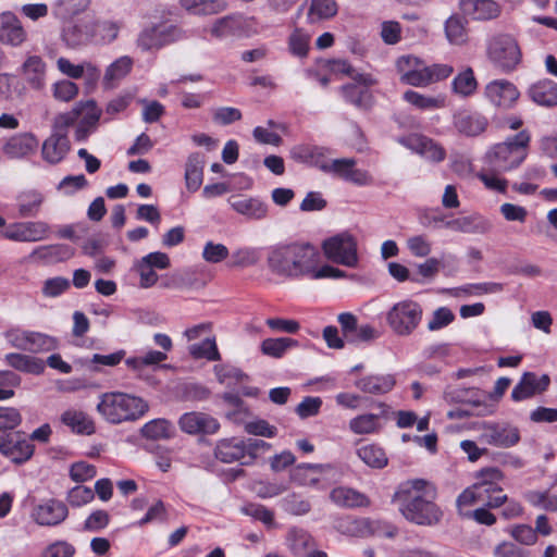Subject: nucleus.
<instances>
[{
  "mask_svg": "<svg viewBox=\"0 0 557 557\" xmlns=\"http://www.w3.org/2000/svg\"><path fill=\"white\" fill-rule=\"evenodd\" d=\"M228 264L232 267H249L255 264L259 256L257 251L248 246H238L234 251H228Z\"/></svg>",
  "mask_w": 557,
  "mask_h": 557,
  "instance_id": "60",
  "label": "nucleus"
},
{
  "mask_svg": "<svg viewBox=\"0 0 557 557\" xmlns=\"http://www.w3.org/2000/svg\"><path fill=\"white\" fill-rule=\"evenodd\" d=\"M327 173L357 186H367L373 183L371 174L366 170L356 168V160L352 158L332 160Z\"/></svg>",
  "mask_w": 557,
  "mask_h": 557,
  "instance_id": "17",
  "label": "nucleus"
},
{
  "mask_svg": "<svg viewBox=\"0 0 557 557\" xmlns=\"http://www.w3.org/2000/svg\"><path fill=\"white\" fill-rule=\"evenodd\" d=\"M504 478L502 471L497 468H486L481 470L476 479L478 481L474 484H480L482 490H486V494L502 492V487L498 485V482Z\"/></svg>",
  "mask_w": 557,
  "mask_h": 557,
  "instance_id": "57",
  "label": "nucleus"
},
{
  "mask_svg": "<svg viewBox=\"0 0 557 557\" xmlns=\"http://www.w3.org/2000/svg\"><path fill=\"white\" fill-rule=\"evenodd\" d=\"M446 225L463 233H482L486 230V221L479 215L461 216L446 222Z\"/></svg>",
  "mask_w": 557,
  "mask_h": 557,
  "instance_id": "53",
  "label": "nucleus"
},
{
  "mask_svg": "<svg viewBox=\"0 0 557 557\" xmlns=\"http://www.w3.org/2000/svg\"><path fill=\"white\" fill-rule=\"evenodd\" d=\"M373 525L375 524L368 518L355 519L351 517H345L336 521L335 529L346 536L368 537L371 532H375V530H373Z\"/></svg>",
  "mask_w": 557,
  "mask_h": 557,
  "instance_id": "32",
  "label": "nucleus"
},
{
  "mask_svg": "<svg viewBox=\"0 0 557 557\" xmlns=\"http://www.w3.org/2000/svg\"><path fill=\"white\" fill-rule=\"evenodd\" d=\"M403 98L405 101L413 106L419 110L431 111L443 108L445 106L444 97H431L419 94L413 90H407L404 92Z\"/></svg>",
  "mask_w": 557,
  "mask_h": 557,
  "instance_id": "50",
  "label": "nucleus"
},
{
  "mask_svg": "<svg viewBox=\"0 0 557 557\" xmlns=\"http://www.w3.org/2000/svg\"><path fill=\"white\" fill-rule=\"evenodd\" d=\"M4 360L13 369L29 374L39 375L46 369L45 361L32 355L10 352L4 356Z\"/></svg>",
  "mask_w": 557,
  "mask_h": 557,
  "instance_id": "33",
  "label": "nucleus"
},
{
  "mask_svg": "<svg viewBox=\"0 0 557 557\" xmlns=\"http://www.w3.org/2000/svg\"><path fill=\"white\" fill-rule=\"evenodd\" d=\"M503 172H496L486 165L478 174V178L484 186L493 191L505 193L507 189V181L500 177Z\"/></svg>",
  "mask_w": 557,
  "mask_h": 557,
  "instance_id": "61",
  "label": "nucleus"
},
{
  "mask_svg": "<svg viewBox=\"0 0 557 557\" xmlns=\"http://www.w3.org/2000/svg\"><path fill=\"white\" fill-rule=\"evenodd\" d=\"M476 88V81L471 69H467L453 81V89L461 96L471 95Z\"/></svg>",
  "mask_w": 557,
  "mask_h": 557,
  "instance_id": "64",
  "label": "nucleus"
},
{
  "mask_svg": "<svg viewBox=\"0 0 557 557\" xmlns=\"http://www.w3.org/2000/svg\"><path fill=\"white\" fill-rule=\"evenodd\" d=\"M488 60L500 71L511 72L521 61V50L517 40L508 34H496L486 44Z\"/></svg>",
  "mask_w": 557,
  "mask_h": 557,
  "instance_id": "6",
  "label": "nucleus"
},
{
  "mask_svg": "<svg viewBox=\"0 0 557 557\" xmlns=\"http://www.w3.org/2000/svg\"><path fill=\"white\" fill-rule=\"evenodd\" d=\"M57 346L58 342L54 337H51L44 333L30 331L27 351L47 352L54 350Z\"/></svg>",
  "mask_w": 557,
  "mask_h": 557,
  "instance_id": "62",
  "label": "nucleus"
},
{
  "mask_svg": "<svg viewBox=\"0 0 557 557\" xmlns=\"http://www.w3.org/2000/svg\"><path fill=\"white\" fill-rule=\"evenodd\" d=\"M69 515L64 503L49 499L37 505L33 510V518L39 525L53 527L60 524Z\"/></svg>",
  "mask_w": 557,
  "mask_h": 557,
  "instance_id": "21",
  "label": "nucleus"
},
{
  "mask_svg": "<svg viewBox=\"0 0 557 557\" xmlns=\"http://www.w3.org/2000/svg\"><path fill=\"white\" fill-rule=\"evenodd\" d=\"M487 119L479 112L460 110L454 114L456 129L466 136H478L487 127Z\"/></svg>",
  "mask_w": 557,
  "mask_h": 557,
  "instance_id": "25",
  "label": "nucleus"
},
{
  "mask_svg": "<svg viewBox=\"0 0 557 557\" xmlns=\"http://www.w3.org/2000/svg\"><path fill=\"white\" fill-rule=\"evenodd\" d=\"M396 384L392 374H371L355 382V386L363 393L381 395L388 393Z\"/></svg>",
  "mask_w": 557,
  "mask_h": 557,
  "instance_id": "30",
  "label": "nucleus"
},
{
  "mask_svg": "<svg viewBox=\"0 0 557 557\" xmlns=\"http://www.w3.org/2000/svg\"><path fill=\"white\" fill-rule=\"evenodd\" d=\"M383 426V417L375 413H363L349 421V429L358 435L379 432Z\"/></svg>",
  "mask_w": 557,
  "mask_h": 557,
  "instance_id": "43",
  "label": "nucleus"
},
{
  "mask_svg": "<svg viewBox=\"0 0 557 557\" xmlns=\"http://www.w3.org/2000/svg\"><path fill=\"white\" fill-rule=\"evenodd\" d=\"M203 157L196 152L191 153L185 165V183L189 191H196L200 188L203 181Z\"/></svg>",
  "mask_w": 557,
  "mask_h": 557,
  "instance_id": "38",
  "label": "nucleus"
},
{
  "mask_svg": "<svg viewBox=\"0 0 557 557\" xmlns=\"http://www.w3.org/2000/svg\"><path fill=\"white\" fill-rule=\"evenodd\" d=\"M530 98L539 106H557V83L550 79H542L529 88Z\"/></svg>",
  "mask_w": 557,
  "mask_h": 557,
  "instance_id": "34",
  "label": "nucleus"
},
{
  "mask_svg": "<svg viewBox=\"0 0 557 557\" xmlns=\"http://www.w3.org/2000/svg\"><path fill=\"white\" fill-rule=\"evenodd\" d=\"M403 143L410 150L431 162H441L446 157L445 149L438 143L426 136L413 135L403 140Z\"/></svg>",
  "mask_w": 557,
  "mask_h": 557,
  "instance_id": "24",
  "label": "nucleus"
},
{
  "mask_svg": "<svg viewBox=\"0 0 557 557\" xmlns=\"http://www.w3.org/2000/svg\"><path fill=\"white\" fill-rule=\"evenodd\" d=\"M60 420L74 433L91 435L96 432L94 420L82 410L67 409L61 414Z\"/></svg>",
  "mask_w": 557,
  "mask_h": 557,
  "instance_id": "31",
  "label": "nucleus"
},
{
  "mask_svg": "<svg viewBox=\"0 0 557 557\" xmlns=\"http://www.w3.org/2000/svg\"><path fill=\"white\" fill-rule=\"evenodd\" d=\"M134 61L128 55H123L113 61L104 72L103 84L108 88L115 86L117 82L123 79L132 70Z\"/></svg>",
  "mask_w": 557,
  "mask_h": 557,
  "instance_id": "41",
  "label": "nucleus"
},
{
  "mask_svg": "<svg viewBox=\"0 0 557 557\" xmlns=\"http://www.w3.org/2000/svg\"><path fill=\"white\" fill-rule=\"evenodd\" d=\"M75 113L59 114L53 122L52 134L42 144V158L57 164L62 161L70 150L67 129L73 126Z\"/></svg>",
  "mask_w": 557,
  "mask_h": 557,
  "instance_id": "7",
  "label": "nucleus"
},
{
  "mask_svg": "<svg viewBox=\"0 0 557 557\" xmlns=\"http://www.w3.org/2000/svg\"><path fill=\"white\" fill-rule=\"evenodd\" d=\"M26 38L27 34L15 14L9 11L0 13V42L18 47Z\"/></svg>",
  "mask_w": 557,
  "mask_h": 557,
  "instance_id": "23",
  "label": "nucleus"
},
{
  "mask_svg": "<svg viewBox=\"0 0 557 557\" xmlns=\"http://www.w3.org/2000/svg\"><path fill=\"white\" fill-rule=\"evenodd\" d=\"M214 455L219 460L226 463L234 461H240L243 463V461L247 460L244 440L235 437L219 441L214 449Z\"/></svg>",
  "mask_w": 557,
  "mask_h": 557,
  "instance_id": "27",
  "label": "nucleus"
},
{
  "mask_svg": "<svg viewBox=\"0 0 557 557\" xmlns=\"http://www.w3.org/2000/svg\"><path fill=\"white\" fill-rule=\"evenodd\" d=\"M322 465L302 463L292 472V480L302 486H317L321 481Z\"/></svg>",
  "mask_w": 557,
  "mask_h": 557,
  "instance_id": "44",
  "label": "nucleus"
},
{
  "mask_svg": "<svg viewBox=\"0 0 557 557\" xmlns=\"http://www.w3.org/2000/svg\"><path fill=\"white\" fill-rule=\"evenodd\" d=\"M141 434L151 440L171 438L175 434V428L165 419H154L143 426Z\"/></svg>",
  "mask_w": 557,
  "mask_h": 557,
  "instance_id": "52",
  "label": "nucleus"
},
{
  "mask_svg": "<svg viewBox=\"0 0 557 557\" xmlns=\"http://www.w3.org/2000/svg\"><path fill=\"white\" fill-rule=\"evenodd\" d=\"M165 352L149 350L141 356L132 357L125 360L126 366L136 372H141L146 367H154L166 360Z\"/></svg>",
  "mask_w": 557,
  "mask_h": 557,
  "instance_id": "54",
  "label": "nucleus"
},
{
  "mask_svg": "<svg viewBox=\"0 0 557 557\" xmlns=\"http://www.w3.org/2000/svg\"><path fill=\"white\" fill-rule=\"evenodd\" d=\"M481 438L490 445L508 448L520 441V432L517 426L506 422H487L482 426Z\"/></svg>",
  "mask_w": 557,
  "mask_h": 557,
  "instance_id": "15",
  "label": "nucleus"
},
{
  "mask_svg": "<svg viewBox=\"0 0 557 557\" xmlns=\"http://www.w3.org/2000/svg\"><path fill=\"white\" fill-rule=\"evenodd\" d=\"M485 97L496 108L508 110L513 108L520 97L515 84L506 79H495L485 86Z\"/></svg>",
  "mask_w": 557,
  "mask_h": 557,
  "instance_id": "16",
  "label": "nucleus"
},
{
  "mask_svg": "<svg viewBox=\"0 0 557 557\" xmlns=\"http://www.w3.org/2000/svg\"><path fill=\"white\" fill-rule=\"evenodd\" d=\"M67 113H75L73 125L76 124L74 137L77 141H85L98 126L101 115L100 109L94 100L79 102Z\"/></svg>",
  "mask_w": 557,
  "mask_h": 557,
  "instance_id": "11",
  "label": "nucleus"
},
{
  "mask_svg": "<svg viewBox=\"0 0 557 557\" xmlns=\"http://www.w3.org/2000/svg\"><path fill=\"white\" fill-rule=\"evenodd\" d=\"M434 486L422 479L408 480L399 484L393 496L401 515L418 525H434L442 519L443 512L434 503Z\"/></svg>",
  "mask_w": 557,
  "mask_h": 557,
  "instance_id": "2",
  "label": "nucleus"
},
{
  "mask_svg": "<svg viewBox=\"0 0 557 557\" xmlns=\"http://www.w3.org/2000/svg\"><path fill=\"white\" fill-rule=\"evenodd\" d=\"M170 259L168 255L156 251L148 253L138 261L136 270L139 274V286L141 288H149L158 282V274L156 270H163L169 268Z\"/></svg>",
  "mask_w": 557,
  "mask_h": 557,
  "instance_id": "18",
  "label": "nucleus"
},
{
  "mask_svg": "<svg viewBox=\"0 0 557 557\" xmlns=\"http://www.w3.org/2000/svg\"><path fill=\"white\" fill-rule=\"evenodd\" d=\"M178 425L184 433L195 434H214L219 431L220 424L213 417L203 412H186L181 416Z\"/></svg>",
  "mask_w": 557,
  "mask_h": 557,
  "instance_id": "19",
  "label": "nucleus"
},
{
  "mask_svg": "<svg viewBox=\"0 0 557 557\" xmlns=\"http://www.w3.org/2000/svg\"><path fill=\"white\" fill-rule=\"evenodd\" d=\"M182 38V30L171 24H156L145 27L136 39L141 51L158 50Z\"/></svg>",
  "mask_w": 557,
  "mask_h": 557,
  "instance_id": "9",
  "label": "nucleus"
},
{
  "mask_svg": "<svg viewBox=\"0 0 557 557\" xmlns=\"http://www.w3.org/2000/svg\"><path fill=\"white\" fill-rule=\"evenodd\" d=\"M188 351L195 359H207L209 361L221 360V355L213 335L202 338L199 343L189 345Z\"/></svg>",
  "mask_w": 557,
  "mask_h": 557,
  "instance_id": "47",
  "label": "nucleus"
},
{
  "mask_svg": "<svg viewBox=\"0 0 557 557\" xmlns=\"http://www.w3.org/2000/svg\"><path fill=\"white\" fill-rule=\"evenodd\" d=\"M400 82L414 87H426L449 77L454 69L448 64L426 65L424 61L412 55H403L396 61Z\"/></svg>",
  "mask_w": 557,
  "mask_h": 557,
  "instance_id": "5",
  "label": "nucleus"
},
{
  "mask_svg": "<svg viewBox=\"0 0 557 557\" xmlns=\"http://www.w3.org/2000/svg\"><path fill=\"white\" fill-rule=\"evenodd\" d=\"M393 332L399 336L410 335L420 324L422 308L413 300H401L395 304L386 315Z\"/></svg>",
  "mask_w": 557,
  "mask_h": 557,
  "instance_id": "8",
  "label": "nucleus"
},
{
  "mask_svg": "<svg viewBox=\"0 0 557 557\" xmlns=\"http://www.w3.org/2000/svg\"><path fill=\"white\" fill-rule=\"evenodd\" d=\"M525 500L535 508L546 511H557V495L548 491H528L524 493Z\"/></svg>",
  "mask_w": 557,
  "mask_h": 557,
  "instance_id": "55",
  "label": "nucleus"
},
{
  "mask_svg": "<svg viewBox=\"0 0 557 557\" xmlns=\"http://www.w3.org/2000/svg\"><path fill=\"white\" fill-rule=\"evenodd\" d=\"M330 154L329 148L312 144H298L290 149L292 159L318 168L324 173H327L332 164Z\"/></svg>",
  "mask_w": 557,
  "mask_h": 557,
  "instance_id": "14",
  "label": "nucleus"
},
{
  "mask_svg": "<svg viewBox=\"0 0 557 557\" xmlns=\"http://www.w3.org/2000/svg\"><path fill=\"white\" fill-rule=\"evenodd\" d=\"M246 24L247 21L240 15H226L213 22L210 34L215 38L239 35Z\"/></svg>",
  "mask_w": 557,
  "mask_h": 557,
  "instance_id": "35",
  "label": "nucleus"
},
{
  "mask_svg": "<svg viewBox=\"0 0 557 557\" xmlns=\"http://www.w3.org/2000/svg\"><path fill=\"white\" fill-rule=\"evenodd\" d=\"M51 227L42 221L15 222L2 231V237L11 242H40L50 238Z\"/></svg>",
  "mask_w": 557,
  "mask_h": 557,
  "instance_id": "10",
  "label": "nucleus"
},
{
  "mask_svg": "<svg viewBox=\"0 0 557 557\" xmlns=\"http://www.w3.org/2000/svg\"><path fill=\"white\" fill-rule=\"evenodd\" d=\"M96 409L108 423L121 424L140 419L149 410V405L132 394L108 392L100 395Z\"/></svg>",
  "mask_w": 557,
  "mask_h": 557,
  "instance_id": "3",
  "label": "nucleus"
},
{
  "mask_svg": "<svg viewBox=\"0 0 557 557\" xmlns=\"http://www.w3.org/2000/svg\"><path fill=\"white\" fill-rule=\"evenodd\" d=\"M310 35L296 28L288 37V50L298 58H305L309 51Z\"/></svg>",
  "mask_w": 557,
  "mask_h": 557,
  "instance_id": "59",
  "label": "nucleus"
},
{
  "mask_svg": "<svg viewBox=\"0 0 557 557\" xmlns=\"http://www.w3.org/2000/svg\"><path fill=\"white\" fill-rule=\"evenodd\" d=\"M358 457L369 467L382 469L387 465V456L382 447L367 444L357 449Z\"/></svg>",
  "mask_w": 557,
  "mask_h": 557,
  "instance_id": "49",
  "label": "nucleus"
},
{
  "mask_svg": "<svg viewBox=\"0 0 557 557\" xmlns=\"http://www.w3.org/2000/svg\"><path fill=\"white\" fill-rule=\"evenodd\" d=\"M550 383V379L547 374L537 376L533 372H525L521 376L519 383L513 387L511 392V398L515 401H522L532 398L536 394L545 392Z\"/></svg>",
  "mask_w": 557,
  "mask_h": 557,
  "instance_id": "20",
  "label": "nucleus"
},
{
  "mask_svg": "<svg viewBox=\"0 0 557 557\" xmlns=\"http://www.w3.org/2000/svg\"><path fill=\"white\" fill-rule=\"evenodd\" d=\"M74 256L72 246H38L30 255L33 262L40 264H54L65 261Z\"/></svg>",
  "mask_w": 557,
  "mask_h": 557,
  "instance_id": "26",
  "label": "nucleus"
},
{
  "mask_svg": "<svg viewBox=\"0 0 557 557\" xmlns=\"http://www.w3.org/2000/svg\"><path fill=\"white\" fill-rule=\"evenodd\" d=\"M21 73L34 89H41L46 85V63L38 55H29L22 64Z\"/></svg>",
  "mask_w": 557,
  "mask_h": 557,
  "instance_id": "29",
  "label": "nucleus"
},
{
  "mask_svg": "<svg viewBox=\"0 0 557 557\" xmlns=\"http://www.w3.org/2000/svg\"><path fill=\"white\" fill-rule=\"evenodd\" d=\"M122 28L120 21L94 20L95 45H110L117 37Z\"/></svg>",
  "mask_w": 557,
  "mask_h": 557,
  "instance_id": "40",
  "label": "nucleus"
},
{
  "mask_svg": "<svg viewBox=\"0 0 557 557\" xmlns=\"http://www.w3.org/2000/svg\"><path fill=\"white\" fill-rule=\"evenodd\" d=\"M287 545L296 556H305L315 546L312 536L307 531L297 528L289 530Z\"/></svg>",
  "mask_w": 557,
  "mask_h": 557,
  "instance_id": "46",
  "label": "nucleus"
},
{
  "mask_svg": "<svg viewBox=\"0 0 557 557\" xmlns=\"http://www.w3.org/2000/svg\"><path fill=\"white\" fill-rule=\"evenodd\" d=\"M326 261L355 267L357 250L355 246H277L268 257L270 269L278 275H309L313 280L343 276Z\"/></svg>",
  "mask_w": 557,
  "mask_h": 557,
  "instance_id": "1",
  "label": "nucleus"
},
{
  "mask_svg": "<svg viewBox=\"0 0 557 557\" xmlns=\"http://www.w3.org/2000/svg\"><path fill=\"white\" fill-rule=\"evenodd\" d=\"M42 201L44 197L38 191L30 190L22 194L18 198V212L21 216H34Z\"/></svg>",
  "mask_w": 557,
  "mask_h": 557,
  "instance_id": "58",
  "label": "nucleus"
},
{
  "mask_svg": "<svg viewBox=\"0 0 557 557\" xmlns=\"http://www.w3.org/2000/svg\"><path fill=\"white\" fill-rule=\"evenodd\" d=\"M370 85L348 84L342 87L343 97L346 101L360 109H369L372 104V95L368 89Z\"/></svg>",
  "mask_w": 557,
  "mask_h": 557,
  "instance_id": "45",
  "label": "nucleus"
},
{
  "mask_svg": "<svg viewBox=\"0 0 557 557\" xmlns=\"http://www.w3.org/2000/svg\"><path fill=\"white\" fill-rule=\"evenodd\" d=\"M90 5V0H55L52 4V14L55 18L70 21L84 13Z\"/></svg>",
  "mask_w": 557,
  "mask_h": 557,
  "instance_id": "39",
  "label": "nucleus"
},
{
  "mask_svg": "<svg viewBox=\"0 0 557 557\" xmlns=\"http://www.w3.org/2000/svg\"><path fill=\"white\" fill-rule=\"evenodd\" d=\"M295 347H298V342L290 337L265 338L260 345L262 354L272 358H282Z\"/></svg>",
  "mask_w": 557,
  "mask_h": 557,
  "instance_id": "48",
  "label": "nucleus"
},
{
  "mask_svg": "<svg viewBox=\"0 0 557 557\" xmlns=\"http://www.w3.org/2000/svg\"><path fill=\"white\" fill-rule=\"evenodd\" d=\"M531 135L527 129L494 145L485 154V164L496 172H509L527 159Z\"/></svg>",
  "mask_w": 557,
  "mask_h": 557,
  "instance_id": "4",
  "label": "nucleus"
},
{
  "mask_svg": "<svg viewBox=\"0 0 557 557\" xmlns=\"http://www.w3.org/2000/svg\"><path fill=\"white\" fill-rule=\"evenodd\" d=\"M338 7L335 0H311L308 20L311 23L332 18L336 15Z\"/></svg>",
  "mask_w": 557,
  "mask_h": 557,
  "instance_id": "51",
  "label": "nucleus"
},
{
  "mask_svg": "<svg viewBox=\"0 0 557 557\" xmlns=\"http://www.w3.org/2000/svg\"><path fill=\"white\" fill-rule=\"evenodd\" d=\"M330 498L339 507L354 508L368 505V498L364 494L347 486L333 488Z\"/></svg>",
  "mask_w": 557,
  "mask_h": 557,
  "instance_id": "36",
  "label": "nucleus"
},
{
  "mask_svg": "<svg viewBox=\"0 0 557 557\" xmlns=\"http://www.w3.org/2000/svg\"><path fill=\"white\" fill-rule=\"evenodd\" d=\"M62 42L71 49H77L94 44V20H70L61 30Z\"/></svg>",
  "mask_w": 557,
  "mask_h": 557,
  "instance_id": "13",
  "label": "nucleus"
},
{
  "mask_svg": "<svg viewBox=\"0 0 557 557\" xmlns=\"http://www.w3.org/2000/svg\"><path fill=\"white\" fill-rule=\"evenodd\" d=\"M181 5L195 15H212L223 12L227 3L225 0H180Z\"/></svg>",
  "mask_w": 557,
  "mask_h": 557,
  "instance_id": "42",
  "label": "nucleus"
},
{
  "mask_svg": "<svg viewBox=\"0 0 557 557\" xmlns=\"http://www.w3.org/2000/svg\"><path fill=\"white\" fill-rule=\"evenodd\" d=\"M329 70L333 74H345L362 85H373L375 83L371 75L356 72L346 60L338 59L330 61Z\"/></svg>",
  "mask_w": 557,
  "mask_h": 557,
  "instance_id": "56",
  "label": "nucleus"
},
{
  "mask_svg": "<svg viewBox=\"0 0 557 557\" xmlns=\"http://www.w3.org/2000/svg\"><path fill=\"white\" fill-rule=\"evenodd\" d=\"M445 34L449 42L454 45H462L467 40L463 22L457 16H450L446 21Z\"/></svg>",
  "mask_w": 557,
  "mask_h": 557,
  "instance_id": "63",
  "label": "nucleus"
},
{
  "mask_svg": "<svg viewBox=\"0 0 557 557\" xmlns=\"http://www.w3.org/2000/svg\"><path fill=\"white\" fill-rule=\"evenodd\" d=\"M34 450L35 446L21 432L0 434V453L16 465L28 461Z\"/></svg>",
  "mask_w": 557,
  "mask_h": 557,
  "instance_id": "12",
  "label": "nucleus"
},
{
  "mask_svg": "<svg viewBox=\"0 0 557 557\" xmlns=\"http://www.w3.org/2000/svg\"><path fill=\"white\" fill-rule=\"evenodd\" d=\"M38 139L32 133H18L8 138L2 152L9 159H24L36 152Z\"/></svg>",
  "mask_w": 557,
  "mask_h": 557,
  "instance_id": "22",
  "label": "nucleus"
},
{
  "mask_svg": "<svg viewBox=\"0 0 557 557\" xmlns=\"http://www.w3.org/2000/svg\"><path fill=\"white\" fill-rule=\"evenodd\" d=\"M231 207L239 214L249 219H262L267 214V206L257 198H247L244 196L232 197L230 199Z\"/></svg>",
  "mask_w": 557,
  "mask_h": 557,
  "instance_id": "37",
  "label": "nucleus"
},
{
  "mask_svg": "<svg viewBox=\"0 0 557 557\" xmlns=\"http://www.w3.org/2000/svg\"><path fill=\"white\" fill-rule=\"evenodd\" d=\"M460 5L463 13L473 20H492L499 14V5L493 0H460Z\"/></svg>",
  "mask_w": 557,
  "mask_h": 557,
  "instance_id": "28",
  "label": "nucleus"
}]
</instances>
